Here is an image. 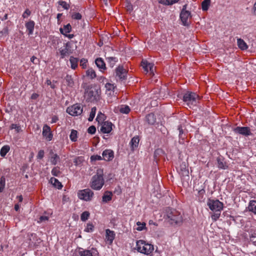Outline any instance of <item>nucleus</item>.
<instances>
[{
  "label": "nucleus",
  "mask_w": 256,
  "mask_h": 256,
  "mask_svg": "<svg viewBox=\"0 0 256 256\" xmlns=\"http://www.w3.org/2000/svg\"><path fill=\"white\" fill-rule=\"evenodd\" d=\"M58 4L65 10H68L70 8L69 4L64 1H60Z\"/></svg>",
  "instance_id": "nucleus-50"
},
{
  "label": "nucleus",
  "mask_w": 256,
  "mask_h": 256,
  "mask_svg": "<svg viewBox=\"0 0 256 256\" xmlns=\"http://www.w3.org/2000/svg\"><path fill=\"white\" fill-rule=\"evenodd\" d=\"M136 250L140 253L146 255H152L154 250V246L152 244L146 242L144 240H138L136 242Z\"/></svg>",
  "instance_id": "nucleus-3"
},
{
  "label": "nucleus",
  "mask_w": 256,
  "mask_h": 256,
  "mask_svg": "<svg viewBox=\"0 0 256 256\" xmlns=\"http://www.w3.org/2000/svg\"><path fill=\"white\" fill-rule=\"evenodd\" d=\"M141 66L144 68L146 73L150 72L152 76L154 75V70H155L152 64L148 62L146 60H142L141 62Z\"/></svg>",
  "instance_id": "nucleus-9"
},
{
  "label": "nucleus",
  "mask_w": 256,
  "mask_h": 256,
  "mask_svg": "<svg viewBox=\"0 0 256 256\" xmlns=\"http://www.w3.org/2000/svg\"><path fill=\"white\" fill-rule=\"evenodd\" d=\"M180 171H181V174L183 176H187L188 175V170L186 168V164H184L180 166Z\"/></svg>",
  "instance_id": "nucleus-38"
},
{
  "label": "nucleus",
  "mask_w": 256,
  "mask_h": 256,
  "mask_svg": "<svg viewBox=\"0 0 256 256\" xmlns=\"http://www.w3.org/2000/svg\"><path fill=\"white\" fill-rule=\"evenodd\" d=\"M108 62H109L110 66L112 67L115 62L117 61V58L115 57L108 58Z\"/></svg>",
  "instance_id": "nucleus-48"
},
{
  "label": "nucleus",
  "mask_w": 256,
  "mask_h": 256,
  "mask_svg": "<svg viewBox=\"0 0 256 256\" xmlns=\"http://www.w3.org/2000/svg\"><path fill=\"white\" fill-rule=\"evenodd\" d=\"M112 124L109 122H104L102 124L100 131L104 134H108L112 130Z\"/></svg>",
  "instance_id": "nucleus-14"
},
{
  "label": "nucleus",
  "mask_w": 256,
  "mask_h": 256,
  "mask_svg": "<svg viewBox=\"0 0 256 256\" xmlns=\"http://www.w3.org/2000/svg\"><path fill=\"white\" fill-rule=\"evenodd\" d=\"M86 76L89 78L90 79H94L96 76V73L94 70L92 68H89L86 72Z\"/></svg>",
  "instance_id": "nucleus-27"
},
{
  "label": "nucleus",
  "mask_w": 256,
  "mask_h": 256,
  "mask_svg": "<svg viewBox=\"0 0 256 256\" xmlns=\"http://www.w3.org/2000/svg\"><path fill=\"white\" fill-rule=\"evenodd\" d=\"M94 230V226L92 223H88L86 224V227L84 230L86 232H92Z\"/></svg>",
  "instance_id": "nucleus-46"
},
{
  "label": "nucleus",
  "mask_w": 256,
  "mask_h": 256,
  "mask_svg": "<svg viewBox=\"0 0 256 256\" xmlns=\"http://www.w3.org/2000/svg\"><path fill=\"white\" fill-rule=\"evenodd\" d=\"M139 142L140 139L138 136H136L132 138L130 143L132 150H134L135 148L138 146Z\"/></svg>",
  "instance_id": "nucleus-23"
},
{
  "label": "nucleus",
  "mask_w": 256,
  "mask_h": 256,
  "mask_svg": "<svg viewBox=\"0 0 256 256\" xmlns=\"http://www.w3.org/2000/svg\"><path fill=\"white\" fill-rule=\"evenodd\" d=\"M48 218L46 216H41L40 218H39V220H38V222H42L44 221H46V220H48Z\"/></svg>",
  "instance_id": "nucleus-61"
},
{
  "label": "nucleus",
  "mask_w": 256,
  "mask_h": 256,
  "mask_svg": "<svg viewBox=\"0 0 256 256\" xmlns=\"http://www.w3.org/2000/svg\"><path fill=\"white\" fill-rule=\"evenodd\" d=\"M220 212H215L211 216V218H212V220L214 221H216L217 220H218L220 216Z\"/></svg>",
  "instance_id": "nucleus-49"
},
{
  "label": "nucleus",
  "mask_w": 256,
  "mask_h": 256,
  "mask_svg": "<svg viewBox=\"0 0 256 256\" xmlns=\"http://www.w3.org/2000/svg\"><path fill=\"white\" fill-rule=\"evenodd\" d=\"M84 161L83 156H80L76 158L74 160V163L76 166H80Z\"/></svg>",
  "instance_id": "nucleus-30"
},
{
  "label": "nucleus",
  "mask_w": 256,
  "mask_h": 256,
  "mask_svg": "<svg viewBox=\"0 0 256 256\" xmlns=\"http://www.w3.org/2000/svg\"><path fill=\"white\" fill-rule=\"evenodd\" d=\"M102 156L104 160L110 161L114 158V153L111 150H106L102 152Z\"/></svg>",
  "instance_id": "nucleus-17"
},
{
  "label": "nucleus",
  "mask_w": 256,
  "mask_h": 256,
  "mask_svg": "<svg viewBox=\"0 0 256 256\" xmlns=\"http://www.w3.org/2000/svg\"><path fill=\"white\" fill-rule=\"evenodd\" d=\"M100 88L96 85H91L85 90V97L88 102H94L100 100Z\"/></svg>",
  "instance_id": "nucleus-1"
},
{
  "label": "nucleus",
  "mask_w": 256,
  "mask_h": 256,
  "mask_svg": "<svg viewBox=\"0 0 256 256\" xmlns=\"http://www.w3.org/2000/svg\"><path fill=\"white\" fill-rule=\"evenodd\" d=\"M31 14V12L28 9L26 8L24 12L23 13L22 16L24 18H27L28 16H30Z\"/></svg>",
  "instance_id": "nucleus-57"
},
{
  "label": "nucleus",
  "mask_w": 256,
  "mask_h": 256,
  "mask_svg": "<svg viewBox=\"0 0 256 256\" xmlns=\"http://www.w3.org/2000/svg\"><path fill=\"white\" fill-rule=\"evenodd\" d=\"M204 193H205L204 190L202 189L200 190H199L198 192V196L201 197V198H202L204 194Z\"/></svg>",
  "instance_id": "nucleus-62"
},
{
  "label": "nucleus",
  "mask_w": 256,
  "mask_h": 256,
  "mask_svg": "<svg viewBox=\"0 0 256 256\" xmlns=\"http://www.w3.org/2000/svg\"><path fill=\"white\" fill-rule=\"evenodd\" d=\"M179 0H159L158 2L165 6L172 5L177 2Z\"/></svg>",
  "instance_id": "nucleus-32"
},
{
  "label": "nucleus",
  "mask_w": 256,
  "mask_h": 256,
  "mask_svg": "<svg viewBox=\"0 0 256 256\" xmlns=\"http://www.w3.org/2000/svg\"><path fill=\"white\" fill-rule=\"evenodd\" d=\"M72 30V26L70 24L64 25L63 28H60V30L64 35H66L67 33H69Z\"/></svg>",
  "instance_id": "nucleus-28"
},
{
  "label": "nucleus",
  "mask_w": 256,
  "mask_h": 256,
  "mask_svg": "<svg viewBox=\"0 0 256 256\" xmlns=\"http://www.w3.org/2000/svg\"><path fill=\"white\" fill-rule=\"evenodd\" d=\"M58 50L60 55V58L62 59L64 58L66 56H68L72 52L67 44L64 48H60Z\"/></svg>",
  "instance_id": "nucleus-15"
},
{
  "label": "nucleus",
  "mask_w": 256,
  "mask_h": 256,
  "mask_svg": "<svg viewBox=\"0 0 256 256\" xmlns=\"http://www.w3.org/2000/svg\"><path fill=\"white\" fill-rule=\"evenodd\" d=\"M90 159L92 160H102V158L100 156L94 155L90 157Z\"/></svg>",
  "instance_id": "nucleus-58"
},
{
  "label": "nucleus",
  "mask_w": 256,
  "mask_h": 256,
  "mask_svg": "<svg viewBox=\"0 0 256 256\" xmlns=\"http://www.w3.org/2000/svg\"><path fill=\"white\" fill-rule=\"evenodd\" d=\"M88 60L85 58H82L80 60V66L82 67V68H86L87 66Z\"/></svg>",
  "instance_id": "nucleus-53"
},
{
  "label": "nucleus",
  "mask_w": 256,
  "mask_h": 256,
  "mask_svg": "<svg viewBox=\"0 0 256 256\" xmlns=\"http://www.w3.org/2000/svg\"><path fill=\"white\" fill-rule=\"evenodd\" d=\"M70 62L71 65V68L73 70H75L78 67V58L73 56H70Z\"/></svg>",
  "instance_id": "nucleus-29"
},
{
  "label": "nucleus",
  "mask_w": 256,
  "mask_h": 256,
  "mask_svg": "<svg viewBox=\"0 0 256 256\" xmlns=\"http://www.w3.org/2000/svg\"><path fill=\"white\" fill-rule=\"evenodd\" d=\"M10 148L8 146H4L2 147L0 151V154L2 156L4 157L8 152Z\"/></svg>",
  "instance_id": "nucleus-35"
},
{
  "label": "nucleus",
  "mask_w": 256,
  "mask_h": 256,
  "mask_svg": "<svg viewBox=\"0 0 256 256\" xmlns=\"http://www.w3.org/2000/svg\"><path fill=\"white\" fill-rule=\"evenodd\" d=\"M52 174L53 176H58L60 174V168L58 166L54 167L52 170Z\"/></svg>",
  "instance_id": "nucleus-42"
},
{
  "label": "nucleus",
  "mask_w": 256,
  "mask_h": 256,
  "mask_svg": "<svg viewBox=\"0 0 256 256\" xmlns=\"http://www.w3.org/2000/svg\"><path fill=\"white\" fill-rule=\"evenodd\" d=\"M207 204L210 210L213 212H221L224 207V204L218 200L208 199Z\"/></svg>",
  "instance_id": "nucleus-7"
},
{
  "label": "nucleus",
  "mask_w": 256,
  "mask_h": 256,
  "mask_svg": "<svg viewBox=\"0 0 256 256\" xmlns=\"http://www.w3.org/2000/svg\"><path fill=\"white\" fill-rule=\"evenodd\" d=\"M90 212L88 211H85L81 214L80 219L82 221L85 222L87 220H88V218L90 217Z\"/></svg>",
  "instance_id": "nucleus-40"
},
{
  "label": "nucleus",
  "mask_w": 256,
  "mask_h": 256,
  "mask_svg": "<svg viewBox=\"0 0 256 256\" xmlns=\"http://www.w3.org/2000/svg\"><path fill=\"white\" fill-rule=\"evenodd\" d=\"M83 112L82 106L80 104H75L69 106L66 109V112L72 116L80 115Z\"/></svg>",
  "instance_id": "nucleus-8"
},
{
  "label": "nucleus",
  "mask_w": 256,
  "mask_h": 256,
  "mask_svg": "<svg viewBox=\"0 0 256 256\" xmlns=\"http://www.w3.org/2000/svg\"><path fill=\"white\" fill-rule=\"evenodd\" d=\"M58 120V118L57 116H54L52 118V122H51L52 123H56Z\"/></svg>",
  "instance_id": "nucleus-64"
},
{
  "label": "nucleus",
  "mask_w": 256,
  "mask_h": 256,
  "mask_svg": "<svg viewBox=\"0 0 256 256\" xmlns=\"http://www.w3.org/2000/svg\"><path fill=\"white\" fill-rule=\"evenodd\" d=\"M178 130H179V137L180 138H182V140H184V136H183L184 134V130L182 128V126H178Z\"/></svg>",
  "instance_id": "nucleus-54"
},
{
  "label": "nucleus",
  "mask_w": 256,
  "mask_h": 256,
  "mask_svg": "<svg viewBox=\"0 0 256 256\" xmlns=\"http://www.w3.org/2000/svg\"><path fill=\"white\" fill-rule=\"evenodd\" d=\"M94 196V192L90 188L80 190L78 192V198L86 202L91 201Z\"/></svg>",
  "instance_id": "nucleus-6"
},
{
  "label": "nucleus",
  "mask_w": 256,
  "mask_h": 256,
  "mask_svg": "<svg viewBox=\"0 0 256 256\" xmlns=\"http://www.w3.org/2000/svg\"><path fill=\"white\" fill-rule=\"evenodd\" d=\"M167 216L172 224H179L182 222V218L180 212L176 210H170L167 212Z\"/></svg>",
  "instance_id": "nucleus-5"
},
{
  "label": "nucleus",
  "mask_w": 256,
  "mask_h": 256,
  "mask_svg": "<svg viewBox=\"0 0 256 256\" xmlns=\"http://www.w3.org/2000/svg\"><path fill=\"white\" fill-rule=\"evenodd\" d=\"M248 209L250 211L256 214V200L250 201L248 206Z\"/></svg>",
  "instance_id": "nucleus-34"
},
{
  "label": "nucleus",
  "mask_w": 256,
  "mask_h": 256,
  "mask_svg": "<svg viewBox=\"0 0 256 256\" xmlns=\"http://www.w3.org/2000/svg\"><path fill=\"white\" fill-rule=\"evenodd\" d=\"M250 240L256 246V232H254L250 236Z\"/></svg>",
  "instance_id": "nucleus-56"
},
{
  "label": "nucleus",
  "mask_w": 256,
  "mask_h": 256,
  "mask_svg": "<svg viewBox=\"0 0 256 256\" xmlns=\"http://www.w3.org/2000/svg\"><path fill=\"white\" fill-rule=\"evenodd\" d=\"M105 118V116L104 114H102L101 112H98L97 117L96 118V120L98 121V123L102 122L103 120H104Z\"/></svg>",
  "instance_id": "nucleus-44"
},
{
  "label": "nucleus",
  "mask_w": 256,
  "mask_h": 256,
  "mask_svg": "<svg viewBox=\"0 0 256 256\" xmlns=\"http://www.w3.org/2000/svg\"><path fill=\"white\" fill-rule=\"evenodd\" d=\"M50 162L52 164L56 165L57 163L60 162V158L56 154H54L52 150L50 152Z\"/></svg>",
  "instance_id": "nucleus-20"
},
{
  "label": "nucleus",
  "mask_w": 256,
  "mask_h": 256,
  "mask_svg": "<svg viewBox=\"0 0 256 256\" xmlns=\"http://www.w3.org/2000/svg\"><path fill=\"white\" fill-rule=\"evenodd\" d=\"M145 121L148 124L153 125L156 122V118L153 113H150L147 114L145 118Z\"/></svg>",
  "instance_id": "nucleus-19"
},
{
  "label": "nucleus",
  "mask_w": 256,
  "mask_h": 256,
  "mask_svg": "<svg viewBox=\"0 0 256 256\" xmlns=\"http://www.w3.org/2000/svg\"><path fill=\"white\" fill-rule=\"evenodd\" d=\"M210 0H204L202 3V8L204 11H206L208 9L210 5Z\"/></svg>",
  "instance_id": "nucleus-36"
},
{
  "label": "nucleus",
  "mask_w": 256,
  "mask_h": 256,
  "mask_svg": "<svg viewBox=\"0 0 256 256\" xmlns=\"http://www.w3.org/2000/svg\"><path fill=\"white\" fill-rule=\"evenodd\" d=\"M218 167L220 168L225 169L226 164L224 162V159L222 158L218 157L217 158Z\"/></svg>",
  "instance_id": "nucleus-37"
},
{
  "label": "nucleus",
  "mask_w": 256,
  "mask_h": 256,
  "mask_svg": "<svg viewBox=\"0 0 256 256\" xmlns=\"http://www.w3.org/2000/svg\"><path fill=\"white\" fill-rule=\"evenodd\" d=\"M200 96L194 92H187L183 96V100L186 102L188 106H196L198 102Z\"/></svg>",
  "instance_id": "nucleus-4"
},
{
  "label": "nucleus",
  "mask_w": 256,
  "mask_h": 256,
  "mask_svg": "<svg viewBox=\"0 0 256 256\" xmlns=\"http://www.w3.org/2000/svg\"><path fill=\"white\" fill-rule=\"evenodd\" d=\"M77 134L78 132L76 130H72L70 134V139L72 142H76L77 140Z\"/></svg>",
  "instance_id": "nucleus-41"
},
{
  "label": "nucleus",
  "mask_w": 256,
  "mask_h": 256,
  "mask_svg": "<svg viewBox=\"0 0 256 256\" xmlns=\"http://www.w3.org/2000/svg\"><path fill=\"white\" fill-rule=\"evenodd\" d=\"M96 132V128L94 126H90L88 129V132L90 134H94Z\"/></svg>",
  "instance_id": "nucleus-55"
},
{
  "label": "nucleus",
  "mask_w": 256,
  "mask_h": 256,
  "mask_svg": "<svg viewBox=\"0 0 256 256\" xmlns=\"http://www.w3.org/2000/svg\"><path fill=\"white\" fill-rule=\"evenodd\" d=\"M50 181L55 187L58 189H60L62 186V184L54 178H52L50 180Z\"/></svg>",
  "instance_id": "nucleus-33"
},
{
  "label": "nucleus",
  "mask_w": 256,
  "mask_h": 256,
  "mask_svg": "<svg viewBox=\"0 0 256 256\" xmlns=\"http://www.w3.org/2000/svg\"><path fill=\"white\" fill-rule=\"evenodd\" d=\"M136 224L138 226L136 228V230L138 231H142L146 228V223H141L140 222H136Z\"/></svg>",
  "instance_id": "nucleus-47"
},
{
  "label": "nucleus",
  "mask_w": 256,
  "mask_h": 256,
  "mask_svg": "<svg viewBox=\"0 0 256 256\" xmlns=\"http://www.w3.org/2000/svg\"><path fill=\"white\" fill-rule=\"evenodd\" d=\"M112 192L110 191H106L104 193L102 197V202L106 203L112 200Z\"/></svg>",
  "instance_id": "nucleus-25"
},
{
  "label": "nucleus",
  "mask_w": 256,
  "mask_h": 256,
  "mask_svg": "<svg viewBox=\"0 0 256 256\" xmlns=\"http://www.w3.org/2000/svg\"><path fill=\"white\" fill-rule=\"evenodd\" d=\"M11 128L14 129L17 132H19L21 129L20 126L16 124H12L11 125Z\"/></svg>",
  "instance_id": "nucleus-59"
},
{
  "label": "nucleus",
  "mask_w": 256,
  "mask_h": 256,
  "mask_svg": "<svg viewBox=\"0 0 256 256\" xmlns=\"http://www.w3.org/2000/svg\"><path fill=\"white\" fill-rule=\"evenodd\" d=\"M106 88V94L108 95H112L114 92V86L110 83H106L105 85Z\"/></svg>",
  "instance_id": "nucleus-26"
},
{
  "label": "nucleus",
  "mask_w": 256,
  "mask_h": 256,
  "mask_svg": "<svg viewBox=\"0 0 256 256\" xmlns=\"http://www.w3.org/2000/svg\"><path fill=\"white\" fill-rule=\"evenodd\" d=\"M90 186L94 190H100L104 184L103 178V172L102 170H98L96 174L94 175L90 180Z\"/></svg>",
  "instance_id": "nucleus-2"
},
{
  "label": "nucleus",
  "mask_w": 256,
  "mask_h": 256,
  "mask_svg": "<svg viewBox=\"0 0 256 256\" xmlns=\"http://www.w3.org/2000/svg\"><path fill=\"white\" fill-rule=\"evenodd\" d=\"M6 184V180L4 176L0 178V192H2Z\"/></svg>",
  "instance_id": "nucleus-43"
},
{
  "label": "nucleus",
  "mask_w": 256,
  "mask_h": 256,
  "mask_svg": "<svg viewBox=\"0 0 256 256\" xmlns=\"http://www.w3.org/2000/svg\"><path fill=\"white\" fill-rule=\"evenodd\" d=\"M78 251L80 256H98V252L96 248H92L90 250H84Z\"/></svg>",
  "instance_id": "nucleus-10"
},
{
  "label": "nucleus",
  "mask_w": 256,
  "mask_h": 256,
  "mask_svg": "<svg viewBox=\"0 0 256 256\" xmlns=\"http://www.w3.org/2000/svg\"><path fill=\"white\" fill-rule=\"evenodd\" d=\"M234 132L236 133L239 134L244 136H248L252 134L250 129V128L247 126H237L234 129Z\"/></svg>",
  "instance_id": "nucleus-11"
},
{
  "label": "nucleus",
  "mask_w": 256,
  "mask_h": 256,
  "mask_svg": "<svg viewBox=\"0 0 256 256\" xmlns=\"http://www.w3.org/2000/svg\"><path fill=\"white\" fill-rule=\"evenodd\" d=\"M34 24V22L32 20H30L26 24V30L28 31V34L29 35H31L33 34Z\"/></svg>",
  "instance_id": "nucleus-21"
},
{
  "label": "nucleus",
  "mask_w": 256,
  "mask_h": 256,
  "mask_svg": "<svg viewBox=\"0 0 256 256\" xmlns=\"http://www.w3.org/2000/svg\"><path fill=\"white\" fill-rule=\"evenodd\" d=\"M66 84L69 87H72L74 85V82L71 76L67 74L64 78Z\"/></svg>",
  "instance_id": "nucleus-31"
},
{
  "label": "nucleus",
  "mask_w": 256,
  "mask_h": 256,
  "mask_svg": "<svg viewBox=\"0 0 256 256\" xmlns=\"http://www.w3.org/2000/svg\"><path fill=\"white\" fill-rule=\"evenodd\" d=\"M96 110V107H93L92 108L91 112L90 114L89 118H88V121H90V122L92 121V120H94V118L95 116Z\"/></svg>",
  "instance_id": "nucleus-39"
},
{
  "label": "nucleus",
  "mask_w": 256,
  "mask_h": 256,
  "mask_svg": "<svg viewBox=\"0 0 256 256\" xmlns=\"http://www.w3.org/2000/svg\"><path fill=\"white\" fill-rule=\"evenodd\" d=\"M106 240L110 244H112L115 238V233L110 229H106Z\"/></svg>",
  "instance_id": "nucleus-18"
},
{
  "label": "nucleus",
  "mask_w": 256,
  "mask_h": 256,
  "mask_svg": "<svg viewBox=\"0 0 256 256\" xmlns=\"http://www.w3.org/2000/svg\"><path fill=\"white\" fill-rule=\"evenodd\" d=\"M42 136L48 141H50L53 138V134L49 126L46 124L42 128Z\"/></svg>",
  "instance_id": "nucleus-12"
},
{
  "label": "nucleus",
  "mask_w": 256,
  "mask_h": 256,
  "mask_svg": "<svg viewBox=\"0 0 256 256\" xmlns=\"http://www.w3.org/2000/svg\"><path fill=\"white\" fill-rule=\"evenodd\" d=\"M237 44L238 47L241 50H246L248 48V46L246 44V42L242 38H238L237 40Z\"/></svg>",
  "instance_id": "nucleus-24"
},
{
  "label": "nucleus",
  "mask_w": 256,
  "mask_h": 256,
  "mask_svg": "<svg viewBox=\"0 0 256 256\" xmlns=\"http://www.w3.org/2000/svg\"><path fill=\"white\" fill-rule=\"evenodd\" d=\"M44 151L43 150H40L38 152V154L37 155V158L38 159H42L44 156Z\"/></svg>",
  "instance_id": "nucleus-60"
},
{
  "label": "nucleus",
  "mask_w": 256,
  "mask_h": 256,
  "mask_svg": "<svg viewBox=\"0 0 256 256\" xmlns=\"http://www.w3.org/2000/svg\"><path fill=\"white\" fill-rule=\"evenodd\" d=\"M252 14L253 15L256 16V0L252 8Z\"/></svg>",
  "instance_id": "nucleus-63"
},
{
  "label": "nucleus",
  "mask_w": 256,
  "mask_h": 256,
  "mask_svg": "<svg viewBox=\"0 0 256 256\" xmlns=\"http://www.w3.org/2000/svg\"><path fill=\"white\" fill-rule=\"evenodd\" d=\"M120 111L121 113L128 114L130 112V108L128 106H124L120 108Z\"/></svg>",
  "instance_id": "nucleus-45"
},
{
  "label": "nucleus",
  "mask_w": 256,
  "mask_h": 256,
  "mask_svg": "<svg viewBox=\"0 0 256 256\" xmlns=\"http://www.w3.org/2000/svg\"><path fill=\"white\" fill-rule=\"evenodd\" d=\"M190 12L182 11L180 14V18L183 24L185 26L188 25V19L190 18Z\"/></svg>",
  "instance_id": "nucleus-16"
},
{
  "label": "nucleus",
  "mask_w": 256,
  "mask_h": 256,
  "mask_svg": "<svg viewBox=\"0 0 256 256\" xmlns=\"http://www.w3.org/2000/svg\"><path fill=\"white\" fill-rule=\"evenodd\" d=\"M95 63L96 66L100 69L101 70L106 69L105 62L101 58H97L95 60Z\"/></svg>",
  "instance_id": "nucleus-22"
},
{
  "label": "nucleus",
  "mask_w": 256,
  "mask_h": 256,
  "mask_svg": "<svg viewBox=\"0 0 256 256\" xmlns=\"http://www.w3.org/2000/svg\"><path fill=\"white\" fill-rule=\"evenodd\" d=\"M72 18L74 20H80L82 18V15L78 12H74L72 14Z\"/></svg>",
  "instance_id": "nucleus-51"
},
{
  "label": "nucleus",
  "mask_w": 256,
  "mask_h": 256,
  "mask_svg": "<svg viewBox=\"0 0 256 256\" xmlns=\"http://www.w3.org/2000/svg\"><path fill=\"white\" fill-rule=\"evenodd\" d=\"M125 8L128 12H130L133 10L132 6L130 2H126L125 4Z\"/></svg>",
  "instance_id": "nucleus-52"
},
{
  "label": "nucleus",
  "mask_w": 256,
  "mask_h": 256,
  "mask_svg": "<svg viewBox=\"0 0 256 256\" xmlns=\"http://www.w3.org/2000/svg\"><path fill=\"white\" fill-rule=\"evenodd\" d=\"M126 74V71L122 66H118L116 69V76L120 80L125 79Z\"/></svg>",
  "instance_id": "nucleus-13"
}]
</instances>
